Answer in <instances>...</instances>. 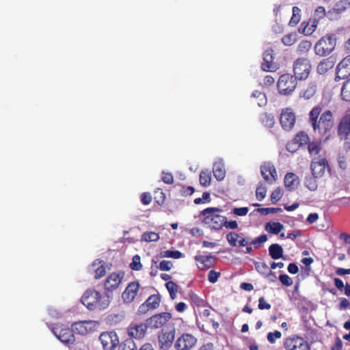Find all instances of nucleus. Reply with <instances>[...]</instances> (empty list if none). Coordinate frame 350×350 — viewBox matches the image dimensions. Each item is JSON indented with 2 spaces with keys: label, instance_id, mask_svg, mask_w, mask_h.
Here are the masks:
<instances>
[{
  "label": "nucleus",
  "instance_id": "61",
  "mask_svg": "<svg viewBox=\"0 0 350 350\" xmlns=\"http://www.w3.org/2000/svg\"><path fill=\"white\" fill-rule=\"evenodd\" d=\"M141 202L144 205H148L152 201V196L148 192L142 193L140 196Z\"/></svg>",
  "mask_w": 350,
  "mask_h": 350
},
{
  "label": "nucleus",
  "instance_id": "60",
  "mask_svg": "<svg viewBox=\"0 0 350 350\" xmlns=\"http://www.w3.org/2000/svg\"><path fill=\"white\" fill-rule=\"evenodd\" d=\"M338 166L342 170H346L348 167L347 157L345 155H339L337 159Z\"/></svg>",
  "mask_w": 350,
  "mask_h": 350
},
{
  "label": "nucleus",
  "instance_id": "46",
  "mask_svg": "<svg viewBox=\"0 0 350 350\" xmlns=\"http://www.w3.org/2000/svg\"><path fill=\"white\" fill-rule=\"evenodd\" d=\"M297 40V34L290 33L284 35L282 38V43L286 46H292Z\"/></svg>",
  "mask_w": 350,
  "mask_h": 350
},
{
  "label": "nucleus",
  "instance_id": "22",
  "mask_svg": "<svg viewBox=\"0 0 350 350\" xmlns=\"http://www.w3.org/2000/svg\"><path fill=\"white\" fill-rule=\"evenodd\" d=\"M261 174L264 180L269 184L273 183L277 179V172L273 165L265 163L260 167Z\"/></svg>",
  "mask_w": 350,
  "mask_h": 350
},
{
  "label": "nucleus",
  "instance_id": "56",
  "mask_svg": "<svg viewBox=\"0 0 350 350\" xmlns=\"http://www.w3.org/2000/svg\"><path fill=\"white\" fill-rule=\"evenodd\" d=\"M220 275V272L211 269L208 274V280L209 281V282L214 284L216 282H217Z\"/></svg>",
  "mask_w": 350,
  "mask_h": 350
},
{
  "label": "nucleus",
  "instance_id": "34",
  "mask_svg": "<svg viewBox=\"0 0 350 350\" xmlns=\"http://www.w3.org/2000/svg\"><path fill=\"white\" fill-rule=\"evenodd\" d=\"M312 42L309 40L301 41L296 49V53L299 55H306L308 52L311 50Z\"/></svg>",
  "mask_w": 350,
  "mask_h": 350
},
{
  "label": "nucleus",
  "instance_id": "16",
  "mask_svg": "<svg viewBox=\"0 0 350 350\" xmlns=\"http://www.w3.org/2000/svg\"><path fill=\"white\" fill-rule=\"evenodd\" d=\"M350 76V55L345 57L336 66L335 81H339Z\"/></svg>",
  "mask_w": 350,
  "mask_h": 350
},
{
  "label": "nucleus",
  "instance_id": "49",
  "mask_svg": "<svg viewBox=\"0 0 350 350\" xmlns=\"http://www.w3.org/2000/svg\"><path fill=\"white\" fill-rule=\"evenodd\" d=\"M252 96L258 100L257 104L259 106H262V105H265L267 103V98H266L265 94L260 91H258V90L254 91L252 93Z\"/></svg>",
  "mask_w": 350,
  "mask_h": 350
},
{
  "label": "nucleus",
  "instance_id": "9",
  "mask_svg": "<svg viewBox=\"0 0 350 350\" xmlns=\"http://www.w3.org/2000/svg\"><path fill=\"white\" fill-rule=\"evenodd\" d=\"M284 347L286 350H310L308 342L303 338L297 336L285 338Z\"/></svg>",
  "mask_w": 350,
  "mask_h": 350
},
{
  "label": "nucleus",
  "instance_id": "23",
  "mask_svg": "<svg viewBox=\"0 0 350 350\" xmlns=\"http://www.w3.org/2000/svg\"><path fill=\"white\" fill-rule=\"evenodd\" d=\"M160 302L161 295L159 294L152 295L139 307L138 311L142 314H144L149 310L157 308L159 306Z\"/></svg>",
  "mask_w": 350,
  "mask_h": 350
},
{
  "label": "nucleus",
  "instance_id": "47",
  "mask_svg": "<svg viewBox=\"0 0 350 350\" xmlns=\"http://www.w3.org/2000/svg\"><path fill=\"white\" fill-rule=\"evenodd\" d=\"M159 239V235L155 232H147L142 235V240L146 242L157 241Z\"/></svg>",
  "mask_w": 350,
  "mask_h": 350
},
{
  "label": "nucleus",
  "instance_id": "53",
  "mask_svg": "<svg viewBox=\"0 0 350 350\" xmlns=\"http://www.w3.org/2000/svg\"><path fill=\"white\" fill-rule=\"evenodd\" d=\"M267 189L261 184L259 185L256 190V196L258 200L262 201L266 196Z\"/></svg>",
  "mask_w": 350,
  "mask_h": 350
},
{
  "label": "nucleus",
  "instance_id": "36",
  "mask_svg": "<svg viewBox=\"0 0 350 350\" xmlns=\"http://www.w3.org/2000/svg\"><path fill=\"white\" fill-rule=\"evenodd\" d=\"M340 97L342 100L350 103V77L342 85Z\"/></svg>",
  "mask_w": 350,
  "mask_h": 350
},
{
  "label": "nucleus",
  "instance_id": "11",
  "mask_svg": "<svg viewBox=\"0 0 350 350\" xmlns=\"http://www.w3.org/2000/svg\"><path fill=\"white\" fill-rule=\"evenodd\" d=\"M98 323L94 321L75 322L72 325L74 333L85 336L96 330Z\"/></svg>",
  "mask_w": 350,
  "mask_h": 350
},
{
  "label": "nucleus",
  "instance_id": "40",
  "mask_svg": "<svg viewBox=\"0 0 350 350\" xmlns=\"http://www.w3.org/2000/svg\"><path fill=\"white\" fill-rule=\"evenodd\" d=\"M317 178L318 177H315L313 175L306 176L304 179L305 186L310 191H315L318 187L316 180Z\"/></svg>",
  "mask_w": 350,
  "mask_h": 350
},
{
  "label": "nucleus",
  "instance_id": "35",
  "mask_svg": "<svg viewBox=\"0 0 350 350\" xmlns=\"http://www.w3.org/2000/svg\"><path fill=\"white\" fill-rule=\"evenodd\" d=\"M317 23H302L298 28V31L304 36H308L313 33L317 29Z\"/></svg>",
  "mask_w": 350,
  "mask_h": 350
},
{
  "label": "nucleus",
  "instance_id": "43",
  "mask_svg": "<svg viewBox=\"0 0 350 350\" xmlns=\"http://www.w3.org/2000/svg\"><path fill=\"white\" fill-rule=\"evenodd\" d=\"M154 200L155 202L159 206H162L164 204L165 201V194L161 189L157 188L154 190Z\"/></svg>",
  "mask_w": 350,
  "mask_h": 350
},
{
  "label": "nucleus",
  "instance_id": "1",
  "mask_svg": "<svg viewBox=\"0 0 350 350\" xmlns=\"http://www.w3.org/2000/svg\"><path fill=\"white\" fill-rule=\"evenodd\" d=\"M309 123L314 131L321 135H327L334 126L333 113L329 109L322 112L321 107L315 106L309 113Z\"/></svg>",
  "mask_w": 350,
  "mask_h": 350
},
{
  "label": "nucleus",
  "instance_id": "12",
  "mask_svg": "<svg viewBox=\"0 0 350 350\" xmlns=\"http://www.w3.org/2000/svg\"><path fill=\"white\" fill-rule=\"evenodd\" d=\"M172 318L170 312H163L153 315L146 320L148 327L152 329L160 328L167 324Z\"/></svg>",
  "mask_w": 350,
  "mask_h": 350
},
{
  "label": "nucleus",
  "instance_id": "7",
  "mask_svg": "<svg viewBox=\"0 0 350 350\" xmlns=\"http://www.w3.org/2000/svg\"><path fill=\"white\" fill-rule=\"evenodd\" d=\"M54 335L63 343L66 345L74 344L75 337L73 329L62 325L55 324L52 329Z\"/></svg>",
  "mask_w": 350,
  "mask_h": 350
},
{
  "label": "nucleus",
  "instance_id": "27",
  "mask_svg": "<svg viewBox=\"0 0 350 350\" xmlns=\"http://www.w3.org/2000/svg\"><path fill=\"white\" fill-rule=\"evenodd\" d=\"M310 12L306 6L301 5L300 8L294 6L293 8V15L289 22H300L301 19L306 20L308 18Z\"/></svg>",
  "mask_w": 350,
  "mask_h": 350
},
{
  "label": "nucleus",
  "instance_id": "58",
  "mask_svg": "<svg viewBox=\"0 0 350 350\" xmlns=\"http://www.w3.org/2000/svg\"><path fill=\"white\" fill-rule=\"evenodd\" d=\"M281 337L282 333L278 330H275L274 332H269L267 334V340L271 344L275 343V339L280 338Z\"/></svg>",
  "mask_w": 350,
  "mask_h": 350
},
{
  "label": "nucleus",
  "instance_id": "31",
  "mask_svg": "<svg viewBox=\"0 0 350 350\" xmlns=\"http://www.w3.org/2000/svg\"><path fill=\"white\" fill-rule=\"evenodd\" d=\"M299 178L294 173H288L284 177V185L289 191L295 190L299 185Z\"/></svg>",
  "mask_w": 350,
  "mask_h": 350
},
{
  "label": "nucleus",
  "instance_id": "50",
  "mask_svg": "<svg viewBox=\"0 0 350 350\" xmlns=\"http://www.w3.org/2000/svg\"><path fill=\"white\" fill-rule=\"evenodd\" d=\"M261 122L267 127H272L274 124V118L273 117L267 113H264L260 117Z\"/></svg>",
  "mask_w": 350,
  "mask_h": 350
},
{
  "label": "nucleus",
  "instance_id": "32",
  "mask_svg": "<svg viewBox=\"0 0 350 350\" xmlns=\"http://www.w3.org/2000/svg\"><path fill=\"white\" fill-rule=\"evenodd\" d=\"M317 88V87L314 82H310L308 85L301 90L300 96L304 99L308 100L316 94Z\"/></svg>",
  "mask_w": 350,
  "mask_h": 350
},
{
  "label": "nucleus",
  "instance_id": "59",
  "mask_svg": "<svg viewBox=\"0 0 350 350\" xmlns=\"http://www.w3.org/2000/svg\"><path fill=\"white\" fill-rule=\"evenodd\" d=\"M279 280L285 286H290L293 284L292 279L286 274L280 275Z\"/></svg>",
  "mask_w": 350,
  "mask_h": 350
},
{
  "label": "nucleus",
  "instance_id": "44",
  "mask_svg": "<svg viewBox=\"0 0 350 350\" xmlns=\"http://www.w3.org/2000/svg\"><path fill=\"white\" fill-rule=\"evenodd\" d=\"M211 175L208 171H202L200 174V183L204 187H208L211 184Z\"/></svg>",
  "mask_w": 350,
  "mask_h": 350
},
{
  "label": "nucleus",
  "instance_id": "21",
  "mask_svg": "<svg viewBox=\"0 0 350 350\" xmlns=\"http://www.w3.org/2000/svg\"><path fill=\"white\" fill-rule=\"evenodd\" d=\"M327 167H328L327 161L321 157L314 158L310 164L312 175L318 178L323 176Z\"/></svg>",
  "mask_w": 350,
  "mask_h": 350
},
{
  "label": "nucleus",
  "instance_id": "45",
  "mask_svg": "<svg viewBox=\"0 0 350 350\" xmlns=\"http://www.w3.org/2000/svg\"><path fill=\"white\" fill-rule=\"evenodd\" d=\"M183 254L178 250H166L161 252V257L163 258H172L178 259L183 257Z\"/></svg>",
  "mask_w": 350,
  "mask_h": 350
},
{
  "label": "nucleus",
  "instance_id": "33",
  "mask_svg": "<svg viewBox=\"0 0 350 350\" xmlns=\"http://www.w3.org/2000/svg\"><path fill=\"white\" fill-rule=\"evenodd\" d=\"M283 253L282 246L278 243H273L269 247V254L274 260L282 258Z\"/></svg>",
  "mask_w": 350,
  "mask_h": 350
},
{
  "label": "nucleus",
  "instance_id": "20",
  "mask_svg": "<svg viewBox=\"0 0 350 350\" xmlns=\"http://www.w3.org/2000/svg\"><path fill=\"white\" fill-rule=\"evenodd\" d=\"M350 8V2L348 0H340L337 1L333 8L329 9V16L333 21L338 20L342 14Z\"/></svg>",
  "mask_w": 350,
  "mask_h": 350
},
{
  "label": "nucleus",
  "instance_id": "29",
  "mask_svg": "<svg viewBox=\"0 0 350 350\" xmlns=\"http://www.w3.org/2000/svg\"><path fill=\"white\" fill-rule=\"evenodd\" d=\"M334 64L335 62L332 57L323 59L317 65V71L319 75H324L332 69Z\"/></svg>",
  "mask_w": 350,
  "mask_h": 350
},
{
  "label": "nucleus",
  "instance_id": "63",
  "mask_svg": "<svg viewBox=\"0 0 350 350\" xmlns=\"http://www.w3.org/2000/svg\"><path fill=\"white\" fill-rule=\"evenodd\" d=\"M162 180L166 184L171 185L174 183V176L170 172H163Z\"/></svg>",
  "mask_w": 350,
  "mask_h": 350
},
{
  "label": "nucleus",
  "instance_id": "4",
  "mask_svg": "<svg viewBox=\"0 0 350 350\" xmlns=\"http://www.w3.org/2000/svg\"><path fill=\"white\" fill-rule=\"evenodd\" d=\"M336 44V38L334 34L326 35L315 44V53L319 56H326L334 49Z\"/></svg>",
  "mask_w": 350,
  "mask_h": 350
},
{
  "label": "nucleus",
  "instance_id": "57",
  "mask_svg": "<svg viewBox=\"0 0 350 350\" xmlns=\"http://www.w3.org/2000/svg\"><path fill=\"white\" fill-rule=\"evenodd\" d=\"M106 274V267L104 264L100 265L95 270V279H100Z\"/></svg>",
  "mask_w": 350,
  "mask_h": 350
},
{
  "label": "nucleus",
  "instance_id": "24",
  "mask_svg": "<svg viewBox=\"0 0 350 350\" xmlns=\"http://www.w3.org/2000/svg\"><path fill=\"white\" fill-rule=\"evenodd\" d=\"M175 338V330L172 329L169 332H161L159 336V342L161 348L163 350L168 349L173 344Z\"/></svg>",
  "mask_w": 350,
  "mask_h": 350
},
{
  "label": "nucleus",
  "instance_id": "2",
  "mask_svg": "<svg viewBox=\"0 0 350 350\" xmlns=\"http://www.w3.org/2000/svg\"><path fill=\"white\" fill-rule=\"evenodd\" d=\"M81 303L90 310L106 309L110 303L109 297L94 289H88L81 298Z\"/></svg>",
  "mask_w": 350,
  "mask_h": 350
},
{
  "label": "nucleus",
  "instance_id": "26",
  "mask_svg": "<svg viewBox=\"0 0 350 350\" xmlns=\"http://www.w3.org/2000/svg\"><path fill=\"white\" fill-rule=\"evenodd\" d=\"M329 13V10L327 11L325 7L319 5L315 8L312 18H309L308 22H319L322 20L332 21Z\"/></svg>",
  "mask_w": 350,
  "mask_h": 350
},
{
  "label": "nucleus",
  "instance_id": "19",
  "mask_svg": "<svg viewBox=\"0 0 350 350\" xmlns=\"http://www.w3.org/2000/svg\"><path fill=\"white\" fill-rule=\"evenodd\" d=\"M146 323H132L127 328L128 335L131 338L141 339L143 338L146 333L147 327Z\"/></svg>",
  "mask_w": 350,
  "mask_h": 350
},
{
  "label": "nucleus",
  "instance_id": "48",
  "mask_svg": "<svg viewBox=\"0 0 350 350\" xmlns=\"http://www.w3.org/2000/svg\"><path fill=\"white\" fill-rule=\"evenodd\" d=\"M130 268L134 271H139L142 269V264L141 263V258L138 254L135 255L132 258V262L129 265Z\"/></svg>",
  "mask_w": 350,
  "mask_h": 350
},
{
  "label": "nucleus",
  "instance_id": "13",
  "mask_svg": "<svg viewBox=\"0 0 350 350\" xmlns=\"http://www.w3.org/2000/svg\"><path fill=\"white\" fill-rule=\"evenodd\" d=\"M99 340L105 350H113L119 344L118 336L113 331L103 332Z\"/></svg>",
  "mask_w": 350,
  "mask_h": 350
},
{
  "label": "nucleus",
  "instance_id": "17",
  "mask_svg": "<svg viewBox=\"0 0 350 350\" xmlns=\"http://www.w3.org/2000/svg\"><path fill=\"white\" fill-rule=\"evenodd\" d=\"M226 240L231 247H244L249 245L250 239L244 237L243 233L234 231L226 234Z\"/></svg>",
  "mask_w": 350,
  "mask_h": 350
},
{
  "label": "nucleus",
  "instance_id": "15",
  "mask_svg": "<svg viewBox=\"0 0 350 350\" xmlns=\"http://www.w3.org/2000/svg\"><path fill=\"white\" fill-rule=\"evenodd\" d=\"M338 135L341 139H347L350 134V109L345 111L338 125Z\"/></svg>",
  "mask_w": 350,
  "mask_h": 350
},
{
  "label": "nucleus",
  "instance_id": "25",
  "mask_svg": "<svg viewBox=\"0 0 350 350\" xmlns=\"http://www.w3.org/2000/svg\"><path fill=\"white\" fill-rule=\"evenodd\" d=\"M198 262V267L201 270H206L214 266L216 258L213 256L197 255L194 257Z\"/></svg>",
  "mask_w": 350,
  "mask_h": 350
},
{
  "label": "nucleus",
  "instance_id": "39",
  "mask_svg": "<svg viewBox=\"0 0 350 350\" xmlns=\"http://www.w3.org/2000/svg\"><path fill=\"white\" fill-rule=\"evenodd\" d=\"M213 170L214 176L217 180H221L224 178L226 171L223 167V165L221 163H215L213 165Z\"/></svg>",
  "mask_w": 350,
  "mask_h": 350
},
{
  "label": "nucleus",
  "instance_id": "52",
  "mask_svg": "<svg viewBox=\"0 0 350 350\" xmlns=\"http://www.w3.org/2000/svg\"><path fill=\"white\" fill-rule=\"evenodd\" d=\"M267 240V236L266 234H262L255 238L252 241H250L249 245H254L255 248H258L261 246L262 244L266 242Z\"/></svg>",
  "mask_w": 350,
  "mask_h": 350
},
{
  "label": "nucleus",
  "instance_id": "38",
  "mask_svg": "<svg viewBox=\"0 0 350 350\" xmlns=\"http://www.w3.org/2000/svg\"><path fill=\"white\" fill-rule=\"evenodd\" d=\"M309 137L308 134L304 131L298 132L293 139L296 144L299 147L303 145H306L309 142Z\"/></svg>",
  "mask_w": 350,
  "mask_h": 350
},
{
  "label": "nucleus",
  "instance_id": "37",
  "mask_svg": "<svg viewBox=\"0 0 350 350\" xmlns=\"http://www.w3.org/2000/svg\"><path fill=\"white\" fill-rule=\"evenodd\" d=\"M284 228V226L280 222H268L266 224L265 230L273 234H278Z\"/></svg>",
  "mask_w": 350,
  "mask_h": 350
},
{
  "label": "nucleus",
  "instance_id": "42",
  "mask_svg": "<svg viewBox=\"0 0 350 350\" xmlns=\"http://www.w3.org/2000/svg\"><path fill=\"white\" fill-rule=\"evenodd\" d=\"M165 286L170 293L171 299H175L178 291V286L174 282L168 281L165 284Z\"/></svg>",
  "mask_w": 350,
  "mask_h": 350
},
{
  "label": "nucleus",
  "instance_id": "6",
  "mask_svg": "<svg viewBox=\"0 0 350 350\" xmlns=\"http://www.w3.org/2000/svg\"><path fill=\"white\" fill-rule=\"evenodd\" d=\"M297 80L298 79L291 74L287 73L281 75L278 81L279 92L284 95L292 93L297 86Z\"/></svg>",
  "mask_w": 350,
  "mask_h": 350
},
{
  "label": "nucleus",
  "instance_id": "62",
  "mask_svg": "<svg viewBox=\"0 0 350 350\" xmlns=\"http://www.w3.org/2000/svg\"><path fill=\"white\" fill-rule=\"evenodd\" d=\"M173 266L172 262L170 260H162L159 263V268L161 271H170Z\"/></svg>",
  "mask_w": 350,
  "mask_h": 350
},
{
  "label": "nucleus",
  "instance_id": "10",
  "mask_svg": "<svg viewBox=\"0 0 350 350\" xmlns=\"http://www.w3.org/2000/svg\"><path fill=\"white\" fill-rule=\"evenodd\" d=\"M197 341V338L193 335L184 333L175 341L174 348L176 350H190L196 346Z\"/></svg>",
  "mask_w": 350,
  "mask_h": 350
},
{
  "label": "nucleus",
  "instance_id": "41",
  "mask_svg": "<svg viewBox=\"0 0 350 350\" xmlns=\"http://www.w3.org/2000/svg\"><path fill=\"white\" fill-rule=\"evenodd\" d=\"M119 350H137V346L132 338H127L120 344Z\"/></svg>",
  "mask_w": 350,
  "mask_h": 350
},
{
  "label": "nucleus",
  "instance_id": "5",
  "mask_svg": "<svg viewBox=\"0 0 350 350\" xmlns=\"http://www.w3.org/2000/svg\"><path fill=\"white\" fill-rule=\"evenodd\" d=\"M311 70L312 65L310 59L307 57H299L293 62L294 76L299 81L308 79Z\"/></svg>",
  "mask_w": 350,
  "mask_h": 350
},
{
  "label": "nucleus",
  "instance_id": "51",
  "mask_svg": "<svg viewBox=\"0 0 350 350\" xmlns=\"http://www.w3.org/2000/svg\"><path fill=\"white\" fill-rule=\"evenodd\" d=\"M308 149L310 154L317 155L321 150V145L318 142H308Z\"/></svg>",
  "mask_w": 350,
  "mask_h": 350
},
{
  "label": "nucleus",
  "instance_id": "54",
  "mask_svg": "<svg viewBox=\"0 0 350 350\" xmlns=\"http://www.w3.org/2000/svg\"><path fill=\"white\" fill-rule=\"evenodd\" d=\"M282 190L280 188H277L273 191L271 195V200L273 204L278 202L282 197Z\"/></svg>",
  "mask_w": 350,
  "mask_h": 350
},
{
  "label": "nucleus",
  "instance_id": "18",
  "mask_svg": "<svg viewBox=\"0 0 350 350\" xmlns=\"http://www.w3.org/2000/svg\"><path fill=\"white\" fill-rule=\"evenodd\" d=\"M124 276L122 273H111L105 280L104 288L107 291H113L118 288Z\"/></svg>",
  "mask_w": 350,
  "mask_h": 350
},
{
  "label": "nucleus",
  "instance_id": "14",
  "mask_svg": "<svg viewBox=\"0 0 350 350\" xmlns=\"http://www.w3.org/2000/svg\"><path fill=\"white\" fill-rule=\"evenodd\" d=\"M140 284L138 281L129 282L122 294L124 303L130 304L137 297L139 291Z\"/></svg>",
  "mask_w": 350,
  "mask_h": 350
},
{
  "label": "nucleus",
  "instance_id": "28",
  "mask_svg": "<svg viewBox=\"0 0 350 350\" xmlns=\"http://www.w3.org/2000/svg\"><path fill=\"white\" fill-rule=\"evenodd\" d=\"M273 51L271 49H268L263 53L264 62L261 65V68L265 71H273L275 69V66L273 63Z\"/></svg>",
  "mask_w": 350,
  "mask_h": 350
},
{
  "label": "nucleus",
  "instance_id": "8",
  "mask_svg": "<svg viewBox=\"0 0 350 350\" xmlns=\"http://www.w3.org/2000/svg\"><path fill=\"white\" fill-rule=\"evenodd\" d=\"M281 126L284 131H291L296 122V115L293 109L286 107L282 110L280 117Z\"/></svg>",
  "mask_w": 350,
  "mask_h": 350
},
{
  "label": "nucleus",
  "instance_id": "30",
  "mask_svg": "<svg viewBox=\"0 0 350 350\" xmlns=\"http://www.w3.org/2000/svg\"><path fill=\"white\" fill-rule=\"evenodd\" d=\"M255 268L256 271L265 277H270L271 275H273V279H271V282H274L276 279V275L275 273H273L269 266L264 262H256L255 263Z\"/></svg>",
  "mask_w": 350,
  "mask_h": 350
},
{
  "label": "nucleus",
  "instance_id": "64",
  "mask_svg": "<svg viewBox=\"0 0 350 350\" xmlns=\"http://www.w3.org/2000/svg\"><path fill=\"white\" fill-rule=\"evenodd\" d=\"M238 223L235 220L228 221L226 217L225 224H224V227L226 229L235 230L238 228Z\"/></svg>",
  "mask_w": 350,
  "mask_h": 350
},
{
  "label": "nucleus",
  "instance_id": "55",
  "mask_svg": "<svg viewBox=\"0 0 350 350\" xmlns=\"http://www.w3.org/2000/svg\"><path fill=\"white\" fill-rule=\"evenodd\" d=\"M249 208L247 207H235L232 209L231 213L236 216L243 217L247 215Z\"/></svg>",
  "mask_w": 350,
  "mask_h": 350
},
{
  "label": "nucleus",
  "instance_id": "3",
  "mask_svg": "<svg viewBox=\"0 0 350 350\" xmlns=\"http://www.w3.org/2000/svg\"><path fill=\"white\" fill-rule=\"evenodd\" d=\"M222 210L217 207H208L200 212L204 217L202 222L214 230H220L225 224L226 217L221 215Z\"/></svg>",
  "mask_w": 350,
  "mask_h": 350
}]
</instances>
